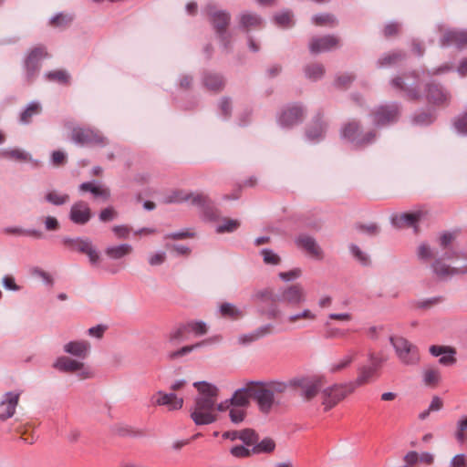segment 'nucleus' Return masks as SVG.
<instances>
[{
	"mask_svg": "<svg viewBox=\"0 0 467 467\" xmlns=\"http://www.w3.org/2000/svg\"><path fill=\"white\" fill-rule=\"evenodd\" d=\"M193 386L199 391L194 399V406L191 410V419L196 425H209L217 419L213 413L215 399L218 396V388L206 381H197Z\"/></svg>",
	"mask_w": 467,
	"mask_h": 467,
	"instance_id": "nucleus-1",
	"label": "nucleus"
},
{
	"mask_svg": "<svg viewBox=\"0 0 467 467\" xmlns=\"http://www.w3.org/2000/svg\"><path fill=\"white\" fill-rule=\"evenodd\" d=\"M251 394L261 412L267 414L274 406L283 407L288 402L285 398V385L280 380H254Z\"/></svg>",
	"mask_w": 467,
	"mask_h": 467,
	"instance_id": "nucleus-2",
	"label": "nucleus"
},
{
	"mask_svg": "<svg viewBox=\"0 0 467 467\" xmlns=\"http://www.w3.org/2000/svg\"><path fill=\"white\" fill-rule=\"evenodd\" d=\"M283 385L286 399L298 394L304 402H309L320 392L322 382L317 376L297 375L283 381Z\"/></svg>",
	"mask_w": 467,
	"mask_h": 467,
	"instance_id": "nucleus-3",
	"label": "nucleus"
},
{
	"mask_svg": "<svg viewBox=\"0 0 467 467\" xmlns=\"http://www.w3.org/2000/svg\"><path fill=\"white\" fill-rule=\"evenodd\" d=\"M203 12L208 16V20L219 38L222 48L226 52L231 51L233 36L228 31L231 22L230 13L225 10L217 9L212 4L207 5Z\"/></svg>",
	"mask_w": 467,
	"mask_h": 467,
	"instance_id": "nucleus-4",
	"label": "nucleus"
},
{
	"mask_svg": "<svg viewBox=\"0 0 467 467\" xmlns=\"http://www.w3.org/2000/svg\"><path fill=\"white\" fill-rule=\"evenodd\" d=\"M389 340L397 358L403 365L415 366L419 364L420 357L417 346L403 337L390 336Z\"/></svg>",
	"mask_w": 467,
	"mask_h": 467,
	"instance_id": "nucleus-5",
	"label": "nucleus"
},
{
	"mask_svg": "<svg viewBox=\"0 0 467 467\" xmlns=\"http://www.w3.org/2000/svg\"><path fill=\"white\" fill-rule=\"evenodd\" d=\"M175 202H190L192 205L198 208L199 212L207 220L213 221L217 218L218 212L209 197L203 193L199 192H178L174 196Z\"/></svg>",
	"mask_w": 467,
	"mask_h": 467,
	"instance_id": "nucleus-6",
	"label": "nucleus"
},
{
	"mask_svg": "<svg viewBox=\"0 0 467 467\" xmlns=\"http://www.w3.org/2000/svg\"><path fill=\"white\" fill-rule=\"evenodd\" d=\"M342 137L358 147L367 146L376 140V131L363 132L358 121H350L346 124L341 131Z\"/></svg>",
	"mask_w": 467,
	"mask_h": 467,
	"instance_id": "nucleus-7",
	"label": "nucleus"
},
{
	"mask_svg": "<svg viewBox=\"0 0 467 467\" xmlns=\"http://www.w3.org/2000/svg\"><path fill=\"white\" fill-rule=\"evenodd\" d=\"M62 243L71 251L86 254L92 265H97L99 263L100 255L88 238H81L79 235L75 237L65 236Z\"/></svg>",
	"mask_w": 467,
	"mask_h": 467,
	"instance_id": "nucleus-8",
	"label": "nucleus"
},
{
	"mask_svg": "<svg viewBox=\"0 0 467 467\" xmlns=\"http://www.w3.org/2000/svg\"><path fill=\"white\" fill-rule=\"evenodd\" d=\"M354 391L355 389L350 388V382L334 384L325 388L321 391L323 397L322 404L324 405L325 411L334 408L338 402Z\"/></svg>",
	"mask_w": 467,
	"mask_h": 467,
	"instance_id": "nucleus-9",
	"label": "nucleus"
},
{
	"mask_svg": "<svg viewBox=\"0 0 467 467\" xmlns=\"http://www.w3.org/2000/svg\"><path fill=\"white\" fill-rule=\"evenodd\" d=\"M400 116V105L396 102L377 107L372 112L376 127L389 125L398 121Z\"/></svg>",
	"mask_w": 467,
	"mask_h": 467,
	"instance_id": "nucleus-10",
	"label": "nucleus"
},
{
	"mask_svg": "<svg viewBox=\"0 0 467 467\" xmlns=\"http://www.w3.org/2000/svg\"><path fill=\"white\" fill-rule=\"evenodd\" d=\"M71 140L80 145H97L105 147L108 140L99 130L89 128L75 127L71 131Z\"/></svg>",
	"mask_w": 467,
	"mask_h": 467,
	"instance_id": "nucleus-11",
	"label": "nucleus"
},
{
	"mask_svg": "<svg viewBox=\"0 0 467 467\" xmlns=\"http://www.w3.org/2000/svg\"><path fill=\"white\" fill-rule=\"evenodd\" d=\"M53 367L60 372H77L80 379L91 378V371L81 361L71 359L68 357H58L53 364Z\"/></svg>",
	"mask_w": 467,
	"mask_h": 467,
	"instance_id": "nucleus-12",
	"label": "nucleus"
},
{
	"mask_svg": "<svg viewBox=\"0 0 467 467\" xmlns=\"http://www.w3.org/2000/svg\"><path fill=\"white\" fill-rule=\"evenodd\" d=\"M426 213L417 210L410 213H394L390 216V223L396 230H402L405 226L418 231V223L425 217Z\"/></svg>",
	"mask_w": 467,
	"mask_h": 467,
	"instance_id": "nucleus-13",
	"label": "nucleus"
},
{
	"mask_svg": "<svg viewBox=\"0 0 467 467\" xmlns=\"http://www.w3.org/2000/svg\"><path fill=\"white\" fill-rule=\"evenodd\" d=\"M275 300L292 306H297L305 301L303 288L298 284L280 288L275 293Z\"/></svg>",
	"mask_w": 467,
	"mask_h": 467,
	"instance_id": "nucleus-14",
	"label": "nucleus"
},
{
	"mask_svg": "<svg viewBox=\"0 0 467 467\" xmlns=\"http://www.w3.org/2000/svg\"><path fill=\"white\" fill-rule=\"evenodd\" d=\"M305 111L302 106L294 104L285 108L278 117V123L283 128H291L300 123L304 119Z\"/></svg>",
	"mask_w": 467,
	"mask_h": 467,
	"instance_id": "nucleus-15",
	"label": "nucleus"
},
{
	"mask_svg": "<svg viewBox=\"0 0 467 467\" xmlns=\"http://www.w3.org/2000/svg\"><path fill=\"white\" fill-rule=\"evenodd\" d=\"M47 56L43 47H35L28 54L25 61L26 78L29 81L33 80L40 69V62Z\"/></svg>",
	"mask_w": 467,
	"mask_h": 467,
	"instance_id": "nucleus-16",
	"label": "nucleus"
},
{
	"mask_svg": "<svg viewBox=\"0 0 467 467\" xmlns=\"http://www.w3.org/2000/svg\"><path fill=\"white\" fill-rule=\"evenodd\" d=\"M20 392H5L0 401V420H5L14 416L19 401Z\"/></svg>",
	"mask_w": 467,
	"mask_h": 467,
	"instance_id": "nucleus-17",
	"label": "nucleus"
},
{
	"mask_svg": "<svg viewBox=\"0 0 467 467\" xmlns=\"http://www.w3.org/2000/svg\"><path fill=\"white\" fill-rule=\"evenodd\" d=\"M426 97L430 103L438 106H445L450 103V93L439 84L429 83L426 86Z\"/></svg>",
	"mask_w": 467,
	"mask_h": 467,
	"instance_id": "nucleus-18",
	"label": "nucleus"
},
{
	"mask_svg": "<svg viewBox=\"0 0 467 467\" xmlns=\"http://www.w3.org/2000/svg\"><path fill=\"white\" fill-rule=\"evenodd\" d=\"M254 385V380H249L244 385L234 390L232 397L228 399V402L234 407L245 408L250 404L252 398L251 387Z\"/></svg>",
	"mask_w": 467,
	"mask_h": 467,
	"instance_id": "nucleus-19",
	"label": "nucleus"
},
{
	"mask_svg": "<svg viewBox=\"0 0 467 467\" xmlns=\"http://www.w3.org/2000/svg\"><path fill=\"white\" fill-rule=\"evenodd\" d=\"M440 45L442 47L455 45L457 47L462 48L467 46V31L457 29L446 30L440 40Z\"/></svg>",
	"mask_w": 467,
	"mask_h": 467,
	"instance_id": "nucleus-20",
	"label": "nucleus"
},
{
	"mask_svg": "<svg viewBox=\"0 0 467 467\" xmlns=\"http://www.w3.org/2000/svg\"><path fill=\"white\" fill-rule=\"evenodd\" d=\"M338 42V38L331 35L322 37H313L309 43V50L312 54L327 52L337 47Z\"/></svg>",
	"mask_w": 467,
	"mask_h": 467,
	"instance_id": "nucleus-21",
	"label": "nucleus"
},
{
	"mask_svg": "<svg viewBox=\"0 0 467 467\" xmlns=\"http://www.w3.org/2000/svg\"><path fill=\"white\" fill-rule=\"evenodd\" d=\"M296 244L316 259L322 258V250L311 235H297Z\"/></svg>",
	"mask_w": 467,
	"mask_h": 467,
	"instance_id": "nucleus-22",
	"label": "nucleus"
},
{
	"mask_svg": "<svg viewBox=\"0 0 467 467\" xmlns=\"http://www.w3.org/2000/svg\"><path fill=\"white\" fill-rule=\"evenodd\" d=\"M70 220L78 224H84L90 219V209L83 201L75 202L70 209Z\"/></svg>",
	"mask_w": 467,
	"mask_h": 467,
	"instance_id": "nucleus-23",
	"label": "nucleus"
},
{
	"mask_svg": "<svg viewBox=\"0 0 467 467\" xmlns=\"http://www.w3.org/2000/svg\"><path fill=\"white\" fill-rule=\"evenodd\" d=\"M132 246L130 244H117L108 245L104 250V255L111 261H121L131 254Z\"/></svg>",
	"mask_w": 467,
	"mask_h": 467,
	"instance_id": "nucleus-24",
	"label": "nucleus"
},
{
	"mask_svg": "<svg viewBox=\"0 0 467 467\" xmlns=\"http://www.w3.org/2000/svg\"><path fill=\"white\" fill-rule=\"evenodd\" d=\"M390 84L394 88L404 91L406 97L411 100L420 98L419 86L415 82L409 84L401 77H396L391 79Z\"/></svg>",
	"mask_w": 467,
	"mask_h": 467,
	"instance_id": "nucleus-25",
	"label": "nucleus"
},
{
	"mask_svg": "<svg viewBox=\"0 0 467 467\" xmlns=\"http://www.w3.org/2000/svg\"><path fill=\"white\" fill-rule=\"evenodd\" d=\"M90 345L84 340L69 341L64 345V352L77 357L80 359H85L89 352Z\"/></svg>",
	"mask_w": 467,
	"mask_h": 467,
	"instance_id": "nucleus-26",
	"label": "nucleus"
},
{
	"mask_svg": "<svg viewBox=\"0 0 467 467\" xmlns=\"http://www.w3.org/2000/svg\"><path fill=\"white\" fill-rule=\"evenodd\" d=\"M150 402L154 406H166L169 410H178L183 406V399L180 398L177 400H171L170 399H164V391L158 390L156 395L150 398Z\"/></svg>",
	"mask_w": 467,
	"mask_h": 467,
	"instance_id": "nucleus-27",
	"label": "nucleus"
},
{
	"mask_svg": "<svg viewBox=\"0 0 467 467\" xmlns=\"http://www.w3.org/2000/svg\"><path fill=\"white\" fill-rule=\"evenodd\" d=\"M327 129L326 123L317 117L313 123L306 129V135L309 141H318L323 139Z\"/></svg>",
	"mask_w": 467,
	"mask_h": 467,
	"instance_id": "nucleus-28",
	"label": "nucleus"
},
{
	"mask_svg": "<svg viewBox=\"0 0 467 467\" xmlns=\"http://www.w3.org/2000/svg\"><path fill=\"white\" fill-rule=\"evenodd\" d=\"M216 340V337H210V338H207V339H204L202 341H200V342H197L195 344H192V345H189V346H184L175 351H171L168 354V358L171 359V360H174V359H177V358H180L183 356H186L190 353H192L193 350L195 349H198L203 346H206L210 343H213Z\"/></svg>",
	"mask_w": 467,
	"mask_h": 467,
	"instance_id": "nucleus-29",
	"label": "nucleus"
},
{
	"mask_svg": "<svg viewBox=\"0 0 467 467\" xmlns=\"http://www.w3.org/2000/svg\"><path fill=\"white\" fill-rule=\"evenodd\" d=\"M459 267V265L450 266L445 264L441 258H437L431 264L432 272L440 278V279H447L448 277H451L452 275H458L454 273V269Z\"/></svg>",
	"mask_w": 467,
	"mask_h": 467,
	"instance_id": "nucleus-30",
	"label": "nucleus"
},
{
	"mask_svg": "<svg viewBox=\"0 0 467 467\" xmlns=\"http://www.w3.org/2000/svg\"><path fill=\"white\" fill-rule=\"evenodd\" d=\"M0 158L15 160L16 161H33L31 155L20 149H4L0 150ZM37 165L38 161H34Z\"/></svg>",
	"mask_w": 467,
	"mask_h": 467,
	"instance_id": "nucleus-31",
	"label": "nucleus"
},
{
	"mask_svg": "<svg viewBox=\"0 0 467 467\" xmlns=\"http://www.w3.org/2000/svg\"><path fill=\"white\" fill-rule=\"evenodd\" d=\"M203 85L212 91H220L224 87L223 78L217 74L207 72L202 78Z\"/></svg>",
	"mask_w": 467,
	"mask_h": 467,
	"instance_id": "nucleus-32",
	"label": "nucleus"
},
{
	"mask_svg": "<svg viewBox=\"0 0 467 467\" xmlns=\"http://www.w3.org/2000/svg\"><path fill=\"white\" fill-rule=\"evenodd\" d=\"M188 329L185 322L177 324L168 334V341L171 345H178L187 339Z\"/></svg>",
	"mask_w": 467,
	"mask_h": 467,
	"instance_id": "nucleus-33",
	"label": "nucleus"
},
{
	"mask_svg": "<svg viewBox=\"0 0 467 467\" xmlns=\"http://www.w3.org/2000/svg\"><path fill=\"white\" fill-rule=\"evenodd\" d=\"M358 375L355 380L349 381L350 388L352 389H356L358 387H360L369 381V379L376 373L373 368L369 366H361L358 368Z\"/></svg>",
	"mask_w": 467,
	"mask_h": 467,
	"instance_id": "nucleus-34",
	"label": "nucleus"
},
{
	"mask_svg": "<svg viewBox=\"0 0 467 467\" xmlns=\"http://www.w3.org/2000/svg\"><path fill=\"white\" fill-rule=\"evenodd\" d=\"M42 107L39 102L32 101L27 107L20 113L19 121L20 123L26 125L29 124L34 116L40 114Z\"/></svg>",
	"mask_w": 467,
	"mask_h": 467,
	"instance_id": "nucleus-35",
	"label": "nucleus"
},
{
	"mask_svg": "<svg viewBox=\"0 0 467 467\" xmlns=\"http://www.w3.org/2000/svg\"><path fill=\"white\" fill-rule=\"evenodd\" d=\"M405 58V54L400 51H396L389 54H385L378 60L379 67H392L400 62H401Z\"/></svg>",
	"mask_w": 467,
	"mask_h": 467,
	"instance_id": "nucleus-36",
	"label": "nucleus"
},
{
	"mask_svg": "<svg viewBox=\"0 0 467 467\" xmlns=\"http://www.w3.org/2000/svg\"><path fill=\"white\" fill-rule=\"evenodd\" d=\"M240 25L245 30L259 27L262 24V18L254 13H243L240 15Z\"/></svg>",
	"mask_w": 467,
	"mask_h": 467,
	"instance_id": "nucleus-37",
	"label": "nucleus"
},
{
	"mask_svg": "<svg viewBox=\"0 0 467 467\" xmlns=\"http://www.w3.org/2000/svg\"><path fill=\"white\" fill-rule=\"evenodd\" d=\"M219 312L223 317L237 319L244 316V311L233 303H223L219 306Z\"/></svg>",
	"mask_w": 467,
	"mask_h": 467,
	"instance_id": "nucleus-38",
	"label": "nucleus"
},
{
	"mask_svg": "<svg viewBox=\"0 0 467 467\" xmlns=\"http://www.w3.org/2000/svg\"><path fill=\"white\" fill-rule=\"evenodd\" d=\"M79 190L83 192H90L96 197L109 199L110 196L109 190L95 185L93 182H83L79 185Z\"/></svg>",
	"mask_w": 467,
	"mask_h": 467,
	"instance_id": "nucleus-39",
	"label": "nucleus"
},
{
	"mask_svg": "<svg viewBox=\"0 0 467 467\" xmlns=\"http://www.w3.org/2000/svg\"><path fill=\"white\" fill-rule=\"evenodd\" d=\"M304 72L308 79L312 81H317L324 76L325 68L321 64L313 63L306 66L304 68Z\"/></svg>",
	"mask_w": 467,
	"mask_h": 467,
	"instance_id": "nucleus-40",
	"label": "nucleus"
},
{
	"mask_svg": "<svg viewBox=\"0 0 467 467\" xmlns=\"http://www.w3.org/2000/svg\"><path fill=\"white\" fill-rule=\"evenodd\" d=\"M275 449V443L271 438H265L258 441L252 448L254 454L270 453Z\"/></svg>",
	"mask_w": 467,
	"mask_h": 467,
	"instance_id": "nucleus-41",
	"label": "nucleus"
},
{
	"mask_svg": "<svg viewBox=\"0 0 467 467\" xmlns=\"http://www.w3.org/2000/svg\"><path fill=\"white\" fill-rule=\"evenodd\" d=\"M467 415L462 416L456 422L454 437L459 444H463L467 440Z\"/></svg>",
	"mask_w": 467,
	"mask_h": 467,
	"instance_id": "nucleus-42",
	"label": "nucleus"
},
{
	"mask_svg": "<svg viewBox=\"0 0 467 467\" xmlns=\"http://www.w3.org/2000/svg\"><path fill=\"white\" fill-rule=\"evenodd\" d=\"M253 301L256 302H276L275 300V293H273L270 288H264L260 290H256L251 296Z\"/></svg>",
	"mask_w": 467,
	"mask_h": 467,
	"instance_id": "nucleus-43",
	"label": "nucleus"
},
{
	"mask_svg": "<svg viewBox=\"0 0 467 467\" xmlns=\"http://www.w3.org/2000/svg\"><path fill=\"white\" fill-rule=\"evenodd\" d=\"M188 332L193 333L196 337L203 336L207 333V324L202 320H189L185 322Z\"/></svg>",
	"mask_w": 467,
	"mask_h": 467,
	"instance_id": "nucleus-44",
	"label": "nucleus"
},
{
	"mask_svg": "<svg viewBox=\"0 0 467 467\" xmlns=\"http://www.w3.org/2000/svg\"><path fill=\"white\" fill-rule=\"evenodd\" d=\"M349 252L361 265L368 266L370 265L369 255L362 251L357 244H351L349 245Z\"/></svg>",
	"mask_w": 467,
	"mask_h": 467,
	"instance_id": "nucleus-45",
	"label": "nucleus"
},
{
	"mask_svg": "<svg viewBox=\"0 0 467 467\" xmlns=\"http://www.w3.org/2000/svg\"><path fill=\"white\" fill-rule=\"evenodd\" d=\"M240 441H242L245 446H247V447L252 446V448H253L254 446V444L259 441V435L253 429H249V428L244 429V430H241Z\"/></svg>",
	"mask_w": 467,
	"mask_h": 467,
	"instance_id": "nucleus-46",
	"label": "nucleus"
},
{
	"mask_svg": "<svg viewBox=\"0 0 467 467\" xmlns=\"http://www.w3.org/2000/svg\"><path fill=\"white\" fill-rule=\"evenodd\" d=\"M45 200L53 205L59 206L69 201V195L67 193L61 194L57 191H51L46 194Z\"/></svg>",
	"mask_w": 467,
	"mask_h": 467,
	"instance_id": "nucleus-47",
	"label": "nucleus"
},
{
	"mask_svg": "<svg viewBox=\"0 0 467 467\" xmlns=\"http://www.w3.org/2000/svg\"><path fill=\"white\" fill-rule=\"evenodd\" d=\"M46 78L49 81L57 82L60 84H68L70 76L66 70H54L46 74Z\"/></svg>",
	"mask_w": 467,
	"mask_h": 467,
	"instance_id": "nucleus-48",
	"label": "nucleus"
},
{
	"mask_svg": "<svg viewBox=\"0 0 467 467\" xmlns=\"http://www.w3.org/2000/svg\"><path fill=\"white\" fill-rule=\"evenodd\" d=\"M73 20V16L70 15L59 13L50 19V25L55 27H66Z\"/></svg>",
	"mask_w": 467,
	"mask_h": 467,
	"instance_id": "nucleus-49",
	"label": "nucleus"
},
{
	"mask_svg": "<svg viewBox=\"0 0 467 467\" xmlns=\"http://www.w3.org/2000/svg\"><path fill=\"white\" fill-rule=\"evenodd\" d=\"M260 254H262L263 260L266 265H276L280 263L279 255L272 249L264 248L261 250Z\"/></svg>",
	"mask_w": 467,
	"mask_h": 467,
	"instance_id": "nucleus-50",
	"label": "nucleus"
},
{
	"mask_svg": "<svg viewBox=\"0 0 467 467\" xmlns=\"http://www.w3.org/2000/svg\"><path fill=\"white\" fill-rule=\"evenodd\" d=\"M417 255L420 261L427 262L432 259L435 254L429 244L422 243L418 247Z\"/></svg>",
	"mask_w": 467,
	"mask_h": 467,
	"instance_id": "nucleus-51",
	"label": "nucleus"
},
{
	"mask_svg": "<svg viewBox=\"0 0 467 467\" xmlns=\"http://www.w3.org/2000/svg\"><path fill=\"white\" fill-rule=\"evenodd\" d=\"M30 274L33 276L41 278L43 283L47 285L52 286L54 284V280H53L52 276L38 266L32 267L30 269Z\"/></svg>",
	"mask_w": 467,
	"mask_h": 467,
	"instance_id": "nucleus-52",
	"label": "nucleus"
},
{
	"mask_svg": "<svg viewBox=\"0 0 467 467\" xmlns=\"http://www.w3.org/2000/svg\"><path fill=\"white\" fill-rule=\"evenodd\" d=\"M230 453L235 458H247L253 454V451L244 444H242L233 446L230 449Z\"/></svg>",
	"mask_w": 467,
	"mask_h": 467,
	"instance_id": "nucleus-53",
	"label": "nucleus"
},
{
	"mask_svg": "<svg viewBox=\"0 0 467 467\" xmlns=\"http://www.w3.org/2000/svg\"><path fill=\"white\" fill-rule=\"evenodd\" d=\"M434 120L431 113L421 111L412 117V122L417 125H429Z\"/></svg>",
	"mask_w": 467,
	"mask_h": 467,
	"instance_id": "nucleus-54",
	"label": "nucleus"
},
{
	"mask_svg": "<svg viewBox=\"0 0 467 467\" xmlns=\"http://www.w3.org/2000/svg\"><path fill=\"white\" fill-rule=\"evenodd\" d=\"M302 275V270L300 268H294L287 272H280L278 274L279 278L287 283V282H293Z\"/></svg>",
	"mask_w": 467,
	"mask_h": 467,
	"instance_id": "nucleus-55",
	"label": "nucleus"
},
{
	"mask_svg": "<svg viewBox=\"0 0 467 467\" xmlns=\"http://www.w3.org/2000/svg\"><path fill=\"white\" fill-rule=\"evenodd\" d=\"M293 15L290 11H285L283 13L275 16V21L281 26H290L293 25L292 22Z\"/></svg>",
	"mask_w": 467,
	"mask_h": 467,
	"instance_id": "nucleus-56",
	"label": "nucleus"
},
{
	"mask_svg": "<svg viewBox=\"0 0 467 467\" xmlns=\"http://www.w3.org/2000/svg\"><path fill=\"white\" fill-rule=\"evenodd\" d=\"M240 223L237 220L227 219L223 223L216 226V231L221 232H234L238 229Z\"/></svg>",
	"mask_w": 467,
	"mask_h": 467,
	"instance_id": "nucleus-57",
	"label": "nucleus"
},
{
	"mask_svg": "<svg viewBox=\"0 0 467 467\" xmlns=\"http://www.w3.org/2000/svg\"><path fill=\"white\" fill-rule=\"evenodd\" d=\"M312 21L317 26L334 25L335 17L329 14H320L314 16Z\"/></svg>",
	"mask_w": 467,
	"mask_h": 467,
	"instance_id": "nucleus-58",
	"label": "nucleus"
},
{
	"mask_svg": "<svg viewBox=\"0 0 467 467\" xmlns=\"http://www.w3.org/2000/svg\"><path fill=\"white\" fill-rule=\"evenodd\" d=\"M441 376L436 369H427L423 375V381L426 385H435L440 381Z\"/></svg>",
	"mask_w": 467,
	"mask_h": 467,
	"instance_id": "nucleus-59",
	"label": "nucleus"
},
{
	"mask_svg": "<svg viewBox=\"0 0 467 467\" xmlns=\"http://www.w3.org/2000/svg\"><path fill=\"white\" fill-rule=\"evenodd\" d=\"M456 350L451 347V351H446L443 355L440 356L439 363L442 366H451L456 363Z\"/></svg>",
	"mask_w": 467,
	"mask_h": 467,
	"instance_id": "nucleus-60",
	"label": "nucleus"
},
{
	"mask_svg": "<svg viewBox=\"0 0 467 467\" xmlns=\"http://www.w3.org/2000/svg\"><path fill=\"white\" fill-rule=\"evenodd\" d=\"M454 127L458 132L467 135V109L455 119Z\"/></svg>",
	"mask_w": 467,
	"mask_h": 467,
	"instance_id": "nucleus-61",
	"label": "nucleus"
},
{
	"mask_svg": "<svg viewBox=\"0 0 467 467\" xmlns=\"http://www.w3.org/2000/svg\"><path fill=\"white\" fill-rule=\"evenodd\" d=\"M166 260V253L164 251H158L150 254L148 257V263L151 266H158L162 265Z\"/></svg>",
	"mask_w": 467,
	"mask_h": 467,
	"instance_id": "nucleus-62",
	"label": "nucleus"
},
{
	"mask_svg": "<svg viewBox=\"0 0 467 467\" xmlns=\"http://www.w3.org/2000/svg\"><path fill=\"white\" fill-rule=\"evenodd\" d=\"M2 285L7 291L17 292L21 290V286L16 285V280L12 275H5L2 278Z\"/></svg>",
	"mask_w": 467,
	"mask_h": 467,
	"instance_id": "nucleus-63",
	"label": "nucleus"
},
{
	"mask_svg": "<svg viewBox=\"0 0 467 467\" xmlns=\"http://www.w3.org/2000/svg\"><path fill=\"white\" fill-rule=\"evenodd\" d=\"M450 467H467V456L464 453L456 454L451 460Z\"/></svg>",
	"mask_w": 467,
	"mask_h": 467,
	"instance_id": "nucleus-64",
	"label": "nucleus"
}]
</instances>
